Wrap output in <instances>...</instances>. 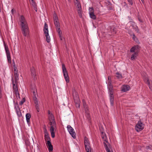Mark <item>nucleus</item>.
Listing matches in <instances>:
<instances>
[{
    "label": "nucleus",
    "mask_w": 152,
    "mask_h": 152,
    "mask_svg": "<svg viewBox=\"0 0 152 152\" xmlns=\"http://www.w3.org/2000/svg\"><path fill=\"white\" fill-rule=\"evenodd\" d=\"M20 22L21 23L20 25L21 27V31L23 36L26 37L28 33L29 28L26 20L23 15H21L19 19Z\"/></svg>",
    "instance_id": "nucleus-1"
},
{
    "label": "nucleus",
    "mask_w": 152,
    "mask_h": 152,
    "mask_svg": "<svg viewBox=\"0 0 152 152\" xmlns=\"http://www.w3.org/2000/svg\"><path fill=\"white\" fill-rule=\"evenodd\" d=\"M84 142L85 150L86 152H91V148L89 140L86 136L84 138Z\"/></svg>",
    "instance_id": "nucleus-2"
},
{
    "label": "nucleus",
    "mask_w": 152,
    "mask_h": 152,
    "mask_svg": "<svg viewBox=\"0 0 152 152\" xmlns=\"http://www.w3.org/2000/svg\"><path fill=\"white\" fill-rule=\"evenodd\" d=\"M62 66L64 76L66 82L67 83H68L69 82V80L67 71L66 70V69L64 64H62Z\"/></svg>",
    "instance_id": "nucleus-3"
},
{
    "label": "nucleus",
    "mask_w": 152,
    "mask_h": 152,
    "mask_svg": "<svg viewBox=\"0 0 152 152\" xmlns=\"http://www.w3.org/2000/svg\"><path fill=\"white\" fill-rule=\"evenodd\" d=\"M143 129L144 126L143 123L140 120L139 121L135 126V130L137 132H139L141 131Z\"/></svg>",
    "instance_id": "nucleus-4"
},
{
    "label": "nucleus",
    "mask_w": 152,
    "mask_h": 152,
    "mask_svg": "<svg viewBox=\"0 0 152 152\" xmlns=\"http://www.w3.org/2000/svg\"><path fill=\"white\" fill-rule=\"evenodd\" d=\"M4 45L5 47V50L6 51L7 60L8 61V62L10 64H11V57L10 56V52L9 50V48L8 46L7 45H6L5 43H4Z\"/></svg>",
    "instance_id": "nucleus-5"
},
{
    "label": "nucleus",
    "mask_w": 152,
    "mask_h": 152,
    "mask_svg": "<svg viewBox=\"0 0 152 152\" xmlns=\"http://www.w3.org/2000/svg\"><path fill=\"white\" fill-rule=\"evenodd\" d=\"M53 16L54 23L56 28H58V27H60V24L58 21V19L57 15L55 13H54Z\"/></svg>",
    "instance_id": "nucleus-6"
},
{
    "label": "nucleus",
    "mask_w": 152,
    "mask_h": 152,
    "mask_svg": "<svg viewBox=\"0 0 152 152\" xmlns=\"http://www.w3.org/2000/svg\"><path fill=\"white\" fill-rule=\"evenodd\" d=\"M68 130L71 136L74 139L76 138V134L74 131L73 129L69 125H68L67 126Z\"/></svg>",
    "instance_id": "nucleus-7"
},
{
    "label": "nucleus",
    "mask_w": 152,
    "mask_h": 152,
    "mask_svg": "<svg viewBox=\"0 0 152 152\" xmlns=\"http://www.w3.org/2000/svg\"><path fill=\"white\" fill-rule=\"evenodd\" d=\"M89 15L90 17L93 20H95L96 19V16L94 13V9L93 7H89Z\"/></svg>",
    "instance_id": "nucleus-8"
},
{
    "label": "nucleus",
    "mask_w": 152,
    "mask_h": 152,
    "mask_svg": "<svg viewBox=\"0 0 152 152\" xmlns=\"http://www.w3.org/2000/svg\"><path fill=\"white\" fill-rule=\"evenodd\" d=\"M140 48V47L139 45H134L131 48L130 51L132 53H133L134 52H137V53H138L139 51Z\"/></svg>",
    "instance_id": "nucleus-9"
},
{
    "label": "nucleus",
    "mask_w": 152,
    "mask_h": 152,
    "mask_svg": "<svg viewBox=\"0 0 152 152\" xmlns=\"http://www.w3.org/2000/svg\"><path fill=\"white\" fill-rule=\"evenodd\" d=\"M46 144L49 152H52L53 149V146L51 144L50 141H48L46 142Z\"/></svg>",
    "instance_id": "nucleus-10"
},
{
    "label": "nucleus",
    "mask_w": 152,
    "mask_h": 152,
    "mask_svg": "<svg viewBox=\"0 0 152 152\" xmlns=\"http://www.w3.org/2000/svg\"><path fill=\"white\" fill-rule=\"evenodd\" d=\"M100 131L101 133V137L102 139H103V140L104 142H106V143L109 144L107 140L106 135L105 134V133L103 131H102L101 130H100Z\"/></svg>",
    "instance_id": "nucleus-11"
},
{
    "label": "nucleus",
    "mask_w": 152,
    "mask_h": 152,
    "mask_svg": "<svg viewBox=\"0 0 152 152\" xmlns=\"http://www.w3.org/2000/svg\"><path fill=\"white\" fill-rule=\"evenodd\" d=\"M48 119L50 121V124L56 122L55 120L53 114H51L50 115L48 116Z\"/></svg>",
    "instance_id": "nucleus-12"
},
{
    "label": "nucleus",
    "mask_w": 152,
    "mask_h": 152,
    "mask_svg": "<svg viewBox=\"0 0 152 152\" xmlns=\"http://www.w3.org/2000/svg\"><path fill=\"white\" fill-rule=\"evenodd\" d=\"M50 132H54V130L56 128V122L50 124Z\"/></svg>",
    "instance_id": "nucleus-13"
},
{
    "label": "nucleus",
    "mask_w": 152,
    "mask_h": 152,
    "mask_svg": "<svg viewBox=\"0 0 152 152\" xmlns=\"http://www.w3.org/2000/svg\"><path fill=\"white\" fill-rule=\"evenodd\" d=\"M130 86L128 85L124 86L122 88L121 91L124 92H126L129 91L130 89Z\"/></svg>",
    "instance_id": "nucleus-14"
},
{
    "label": "nucleus",
    "mask_w": 152,
    "mask_h": 152,
    "mask_svg": "<svg viewBox=\"0 0 152 152\" xmlns=\"http://www.w3.org/2000/svg\"><path fill=\"white\" fill-rule=\"evenodd\" d=\"M26 120L27 123L28 124L30 123V118L31 117V115L30 113H28L26 115Z\"/></svg>",
    "instance_id": "nucleus-15"
},
{
    "label": "nucleus",
    "mask_w": 152,
    "mask_h": 152,
    "mask_svg": "<svg viewBox=\"0 0 152 152\" xmlns=\"http://www.w3.org/2000/svg\"><path fill=\"white\" fill-rule=\"evenodd\" d=\"M75 5H77V9L82 8L81 4L78 0H76L75 1Z\"/></svg>",
    "instance_id": "nucleus-16"
},
{
    "label": "nucleus",
    "mask_w": 152,
    "mask_h": 152,
    "mask_svg": "<svg viewBox=\"0 0 152 152\" xmlns=\"http://www.w3.org/2000/svg\"><path fill=\"white\" fill-rule=\"evenodd\" d=\"M35 101H34V103L35 104V107L36 110H37L38 112H39V106L38 104V100H36V98H35Z\"/></svg>",
    "instance_id": "nucleus-17"
},
{
    "label": "nucleus",
    "mask_w": 152,
    "mask_h": 152,
    "mask_svg": "<svg viewBox=\"0 0 152 152\" xmlns=\"http://www.w3.org/2000/svg\"><path fill=\"white\" fill-rule=\"evenodd\" d=\"M31 75L33 77L35 78V77L36 76L35 69L34 67H32L31 69Z\"/></svg>",
    "instance_id": "nucleus-18"
},
{
    "label": "nucleus",
    "mask_w": 152,
    "mask_h": 152,
    "mask_svg": "<svg viewBox=\"0 0 152 152\" xmlns=\"http://www.w3.org/2000/svg\"><path fill=\"white\" fill-rule=\"evenodd\" d=\"M110 100V102L111 105L113 106L114 105V95L109 96Z\"/></svg>",
    "instance_id": "nucleus-19"
},
{
    "label": "nucleus",
    "mask_w": 152,
    "mask_h": 152,
    "mask_svg": "<svg viewBox=\"0 0 152 152\" xmlns=\"http://www.w3.org/2000/svg\"><path fill=\"white\" fill-rule=\"evenodd\" d=\"M137 52H134V53L132 55L131 59L132 60H134L135 59L137 56H138Z\"/></svg>",
    "instance_id": "nucleus-20"
},
{
    "label": "nucleus",
    "mask_w": 152,
    "mask_h": 152,
    "mask_svg": "<svg viewBox=\"0 0 152 152\" xmlns=\"http://www.w3.org/2000/svg\"><path fill=\"white\" fill-rule=\"evenodd\" d=\"M45 36L46 37V40L47 42L48 43H49L50 41V37L49 36L48 32L45 33Z\"/></svg>",
    "instance_id": "nucleus-21"
},
{
    "label": "nucleus",
    "mask_w": 152,
    "mask_h": 152,
    "mask_svg": "<svg viewBox=\"0 0 152 152\" xmlns=\"http://www.w3.org/2000/svg\"><path fill=\"white\" fill-rule=\"evenodd\" d=\"M43 31L44 33L48 32V26L46 23H45L44 27V28Z\"/></svg>",
    "instance_id": "nucleus-22"
},
{
    "label": "nucleus",
    "mask_w": 152,
    "mask_h": 152,
    "mask_svg": "<svg viewBox=\"0 0 152 152\" xmlns=\"http://www.w3.org/2000/svg\"><path fill=\"white\" fill-rule=\"evenodd\" d=\"M44 138L45 140L47 142V141H50V138L49 136V134L48 135H44Z\"/></svg>",
    "instance_id": "nucleus-23"
},
{
    "label": "nucleus",
    "mask_w": 152,
    "mask_h": 152,
    "mask_svg": "<svg viewBox=\"0 0 152 152\" xmlns=\"http://www.w3.org/2000/svg\"><path fill=\"white\" fill-rule=\"evenodd\" d=\"M103 144L105 148V150L107 152H112L110 151L109 148H108L107 146V145L106 143L105 142H103Z\"/></svg>",
    "instance_id": "nucleus-24"
},
{
    "label": "nucleus",
    "mask_w": 152,
    "mask_h": 152,
    "mask_svg": "<svg viewBox=\"0 0 152 152\" xmlns=\"http://www.w3.org/2000/svg\"><path fill=\"white\" fill-rule=\"evenodd\" d=\"M82 8L77 9V12L78 14L79 15V16L80 18H82Z\"/></svg>",
    "instance_id": "nucleus-25"
},
{
    "label": "nucleus",
    "mask_w": 152,
    "mask_h": 152,
    "mask_svg": "<svg viewBox=\"0 0 152 152\" xmlns=\"http://www.w3.org/2000/svg\"><path fill=\"white\" fill-rule=\"evenodd\" d=\"M83 105L84 108L86 110H88V106L87 104H86V102L84 99L82 100Z\"/></svg>",
    "instance_id": "nucleus-26"
},
{
    "label": "nucleus",
    "mask_w": 152,
    "mask_h": 152,
    "mask_svg": "<svg viewBox=\"0 0 152 152\" xmlns=\"http://www.w3.org/2000/svg\"><path fill=\"white\" fill-rule=\"evenodd\" d=\"M14 76L15 80L16 81L18 79L19 74L18 73V70L16 71V72H14Z\"/></svg>",
    "instance_id": "nucleus-27"
},
{
    "label": "nucleus",
    "mask_w": 152,
    "mask_h": 152,
    "mask_svg": "<svg viewBox=\"0 0 152 152\" xmlns=\"http://www.w3.org/2000/svg\"><path fill=\"white\" fill-rule=\"evenodd\" d=\"M132 36H133L132 39H133V40L134 41L137 43H138V42H139V40H138V39L136 37L134 34H133V35H132Z\"/></svg>",
    "instance_id": "nucleus-28"
},
{
    "label": "nucleus",
    "mask_w": 152,
    "mask_h": 152,
    "mask_svg": "<svg viewBox=\"0 0 152 152\" xmlns=\"http://www.w3.org/2000/svg\"><path fill=\"white\" fill-rule=\"evenodd\" d=\"M33 93L34 94V96L33 97V99L34 100V101H35V98H36V100H37V98L36 96V94H37V92H35V91H33Z\"/></svg>",
    "instance_id": "nucleus-29"
},
{
    "label": "nucleus",
    "mask_w": 152,
    "mask_h": 152,
    "mask_svg": "<svg viewBox=\"0 0 152 152\" xmlns=\"http://www.w3.org/2000/svg\"><path fill=\"white\" fill-rule=\"evenodd\" d=\"M56 31L58 32V35H62V33L61 30L60 29V27L58 28H56Z\"/></svg>",
    "instance_id": "nucleus-30"
},
{
    "label": "nucleus",
    "mask_w": 152,
    "mask_h": 152,
    "mask_svg": "<svg viewBox=\"0 0 152 152\" xmlns=\"http://www.w3.org/2000/svg\"><path fill=\"white\" fill-rule=\"evenodd\" d=\"M116 77L118 79L122 78V77L121 74L117 72L116 73Z\"/></svg>",
    "instance_id": "nucleus-31"
},
{
    "label": "nucleus",
    "mask_w": 152,
    "mask_h": 152,
    "mask_svg": "<svg viewBox=\"0 0 152 152\" xmlns=\"http://www.w3.org/2000/svg\"><path fill=\"white\" fill-rule=\"evenodd\" d=\"M12 84H13V88L14 90V91L15 90H18V88L17 85H15L13 82V81L12 82Z\"/></svg>",
    "instance_id": "nucleus-32"
},
{
    "label": "nucleus",
    "mask_w": 152,
    "mask_h": 152,
    "mask_svg": "<svg viewBox=\"0 0 152 152\" xmlns=\"http://www.w3.org/2000/svg\"><path fill=\"white\" fill-rule=\"evenodd\" d=\"M109 91V96H113V89H108Z\"/></svg>",
    "instance_id": "nucleus-33"
},
{
    "label": "nucleus",
    "mask_w": 152,
    "mask_h": 152,
    "mask_svg": "<svg viewBox=\"0 0 152 152\" xmlns=\"http://www.w3.org/2000/svg\"><path fill=\"white\" fill-rule=\"evenodd\" d=\"M15 108L16 110H19L20 108L19 107L18 104V103H16L15 104Z\"/></svg>",
    "instance_id": "nucleus-34"
},
{
    "label": "nucleus",
    "mask_w": 152,
    "mask_h": 152,
    "mask_svg": "<svg viewBox=\"0 0 152 152\" xmlns=\"http://www.w3.org/2000/svg\"><path fill=\"white\" fill-rule=\"evenodd\" d=\"M111 82V81L110 80V82H109V83H108V86H109V88H108V89H112L113 88V86Z\"/></svg>",
    "instance_id": "nucleus-35"
},
{
    "label": "nucleus",
    "mask_w": 152,
    "mask_h": 152,
    "mask_svg": "<svg viewBox=\"0 0 152 152\" xmlns=\"http://www.w3.org/2000/svg\"><path fill=\"white\" fill-rule=\"evenodd\" d=\"M16 113L18 115V117H20L21 116L22 114L20 109L19 110H16Z\"/></svg>",
    "instance_id": "nucleus-36"
},
{
    "label": "nucleus",
    "mask_w": 152,
    "mask_h": 152,
    "mask_svg": "<svg viewBox=\"0 0 152 152\" xmlns=\"http://www.w3.org/2000/svg\"><path fill=\"white\" fill-rule=\"evenodd\" d=\"M25 99L24 98H23L22 100L19 103L20 105H22L25 102Z\"/></svg>",
    "instance_id": "nucleus-37"
},
{
    "label": "nucleus",
    "mask_w": 152,
    "mask_h": 152,
    "mask_svg": "<svg viewBox=\"0 0 152 152\" xmlns=\"http://www.w3.org/2000/svg\"><path fill=\"white\" fill-rule=\"evenodd\" d=\"M146 79L147 80V82L146 83L148 84V86H149V85H151V83L150 81L149 80L148 78H146ZM151 81V82H152Z\"/></svg>",
    "instance_id": "nucleus-38"
},
{
    "label": "nucleus",
    "mask_w": 152,
    "mask_h": 152,
    "mask_svg": "<svg viewBox=\"0 0 152 152\" xmlns=\"http://www.w3.org/2000/svg\"><path fill=\"white\" fill-rule=\"evenodd\" d=\"M32 1V5L35 8L36 7L37 5L35 1L34 0H31Z\"/></svg>",
    "instance_id": "nucleus-39"
},
{
    "label": "nucleus",
    "mask_w": 152,
    "mask_h": 152,
    "mask_svg": "<svg viewBox=\"0 0 152 152\" xmlns=\"http://www.w3.org/2000/svg\"><path fill=\"white\" fill-rule=\"evenodd\" d=\"M128 33L130 36H132L133 34H134L132 30L129 29Z\"/></svg>",
    "instance_id": "nucleus-40"
},
{
    "label": "nucleus",
    "mask_w": 152,
    "mask_h": 152,
    "mask_svg": "<svg viewBox=\"0 0 152 152\" xmlns=\"http://www.w3.org/2000/svg\"><path fill=\"white\" fill-rule=\"evenodd\" d=\"M138 19L139 21L140 22V23H143V21L142 19H141V18H140L139 16H138Z\"/></svg>",
    "instance_id": "nucleus-41"
},
{
    "label": "nucleus",
    "mask_w": 152,
    "mask_h": 152,
    "mask_svg": "<svg viewBox=\"0 0 152 152\" xmlns=\"http://www.w3.org/2000/svg\"><path fill=\"white\" fill-rule=\"evenodd\" d=\"M51 137L52 138H53L55 137V132H50Z\"/></svg>",
    "instance_id": "nucleus-42"
},
{
    "label": "nucleus",
    "mask_w": 152,
    "mask_h": 152,
    "mask_svg": "<svg viewBox=\"0 0 152 152\" xmlns=\"http://www.w3.org/2000/svg\"><path fill=\"white\" fill-rule=\"evenodd\" d=\"M14 92L15 94L16 95V97L17 98V94H18L19 93L18 90L14 91Z\"/></svg>",
    "instance_id": "nucleus-43"
},
{
    "label": "nucleus",
    "mask_w": 152,
    "mask_h": 152,
    "mask_svg": "<svg viewBox=\"0 0 152 152\" xmlns=\"http://www.w3.org/2000/svg\"><path fill=\"white\" fill-rule=\"evenodd\" d=\"M44 133L45 134V135H48L49 134V133H48V132L47 131V130L46 128H45L44 130Z\"/></svg>",
    "instance_id": "nucleus-44"
},
{
    "label": "nucleus",
    "mask_w": 152,
    "mask_h": 152,
    "mask_svg": "<svg viewBox=\"0 0 152 152\" xmlns=\"http://www.w3.org/2000/svg\"><path fill=\"white\" fill-rule=\"evenodd\" d=\"M128 1L131 5L133 4V2L132 0H129Z\"/></svg>",
    "instance_id": "nucleus-45"
},
{
    "label": "nucleus",
    "mask_w": 152,
    "mask_h": 152,
    "mask_svg": "<svg viewBox=\"0 0 152 152\" xmlns=\"http://www.w3.org/2000/svg\"><path fill=\"white\" fill-rule=\"evenodd\" d=\"M149 87L150 89L152 92V82H151V85H149Z\"/></svg>",
    "instance_id": "nucleus-46"
},
{
    "label": "nucleus",
    "mask_w": 152,
    "mask_h": 152,
    "mask_svg": "<svg viewBox=\"0 0 152 152\" xmlns=\"http://www.w3.org/2000/svg\"><path fill=\"white\" fill-rule=\"evenodd\" d=\"M13 67H14V69H17V68L15 64V61H14V63H13Z\"/></svg>",
    "instance_id": "nucleus-47"
},
{
    "label": "nucleus",
    "mask_w": 152,
    "mask_h": 152,
    "mask_svg": "<svg viewBox=\"0 0 152 152\" xmlns=\"http://www.w3.org/2000/svg\"><path fill=\"white\" fill-rule=\"evenodd\" d=\"M76 106L77 107L80 108V104L78 102V103H77L76 104Z\"/></svg>",
    "instance_id": "nucleus-48"
},
{
    "label": "nucleus",
    "mask_w": 152,
    "mask_h": 152,
    "mask_svg": "<svg viewBox=\"0 0 152 152\" xmlns=\"http://www.w3.org/2000/svg\"><path fill=\"white\" fill-rule=\"evenodd\" d=\"M15 10L13 9H12V10L11 12L12 15H13L14 14V13L15 12Z\"/></svg>",
    "instance_id": "nucleus-49"
},
{
    "label": "nucleus",
    "mask_w": 152,
    "mask_h": 152,
    "mask_svg": "<svg viewBox=\"0 0 152 152\" xmlns=\"http://www.w3.org/2000/svg\"><path fill=\"white\" fill-rule=\"evenodd\" d=\"M134 28H133V29H134L135 31L138 28V27L137 26H135V27H134Z\"/></svg>",
    "instance_id": "nucleus-50"
},
{
    "label": "nucleus",
    "mask_w": 152,
    "mask_h": 152,
    "mask_svg": "<svg viewBox=\"0 0 152 152\" xmlns=\"http://www.w3.org/2000/svg\"><path fill=\"white\" fill-rule=\"evenodd\" d=\"M62 35H59V37H60L61 40H62Z\"/></svg>",
    "instance_id": "nucleus-51"
},
{
    "label": "nucleus",
    "mask_w": 152,
    "mask_h": 152,
    "mask_svg": "<svg viewBox=\"0 0 152 152\" xmlns=\"http://www.w3.org/2000/svg\"><path fill=\"white\" fill-rule=\"evenodd\" d=\"M135 31H136L137 33H140V31H139L138 28L137 29V30Z\"/></svg>",
    "instance_id": "nucleus-52"
},
{
    "label": "nucleus",
    "mask_w": 152,
    "mask_h": 152,
    "mask_svg": "<svg viewBox=\"0 0 152 152\" xmlns=\"http://www.w3.org/2000/svg\"><path fill=\"white\" fill-rule=\"evenodd\" d=\"M48 113L49 115H50L51 114H52V113H51L50 110L48 111Z\"/></svg>",
    "instance_id": "nucleus-53"
},
{
    "label": "nucleus",
    "mask_w": 152,
    "mask_h": 152,
    "mask_svg": "<svg viewBox=\"0 0 152 152\" xmlns=\"http://www.w3.org/2000/svg\"><path fill=\"white\" fill-rule=\"evenodd\" d=\"M108 80L109 81V82H110V81L111 80L110 77V76H108Z\"/></svg>",
    "instance_id": "nucleus-54"
},
{
    "label": "nucleus",
    "mask_w": 152,
    "mask_h": 152,
    "mask_svg": "<svg viewBox=\"0 0 152 152\" xmlns=\"http://www.w3.org/2000/svg\"><path fill=\"white\" fill-rule=\"evenodd\" d=\"M18 97L19 98H20V94L19 93L18 94H17V97Z\"/></svg>",
    "instance_id": "nucleus-55"
},
{
    "label": "nucleus",
    "mask_w": 152,
    "mask_h": 152,
    "mask_svg": "<svg viewBox=\"0 0 152 152\" xmlns=\"http://www.w3.org/2000/svg\"><path fill=\"white\" fill-rule=\"evenodd\" d=\"M132 26L133 29V28H134L135 27V26H134V24H132Z\"/></svg>",
    "instance_id": "nucleus-56"
},
{
    "label": "nucleus",
    "mask_w": 152,
    "mask_h": 152,
    "mask_svg": "<svg viewBox=\"0 0 152 152\" xmlns=\"http://www.w3.org/2000/svg\"><path fill=\"white\" fill-rule=\"evenodd\" d=\"M34 10L36 11L37 12V7L35 8H34Z\"/></svg>",
    "instance_id": "nucleus-57"
},
{
    "label": "nucleus",
    "mask_w": 152,
    "mask_h": 152,
    "mask_svg": "<svg viewBox=\"0 0 152 152\" xmlns=\"http://www.w3.org/2000/svg\"><path fill=\"white\" fill-rule=\"evenodd\" d=\"M143 4L144 3V0H141Z\"/></svg>",
    "instance_id": "nucleus-58"
},
{
    "label": "nucleus",
    "mask_w": 152,
    "mask_h": 152,
    "mask_svg": "<svg viewBox=\"0 0 152 152\" xmlns=\"http://www.w3.org/2000/svg\"><path fill=\"white\" fill-rule=\"evenodd\" d=\"M14 72H16V71L17 70V69H15V70L14 69Z\"/></svg>",
    "instance_id": "nucleus-59"
},
{
    "label": "nucleus",
    "mask_w": 152,
    "mask_h": 152,
    "mask_svg": "<svg viewBox=\"0 0 152 152\" xmlns=\"http://www.w3.org/2000/svg\"><path fill=\"white\" fill-rule=\"evenodd\" d=\"M12 61H13V63H14V60H13Z\"/></svg>",
    "instance_id": "nucleus-60"
},
{
    "label": "nucleus",
    "mask_w": 152,
    "mask_h": 152,
    "mask_svg": "<svg viewBox=\"0 0 152 152\" xmlns=\"http://www.w3.org/2000/svg\"><path fill=\"white\" fill-rule=\"evenodd\" d=\"M133 23H135V22H132Z\"/></svg>",
    "instance_id": "nucleus-61"
},
{
    "label": "nucleus",
    "mask_w": 152,
    "mask_h": 152,
    "mask_svg": "<svg viewBox=\"0 0 152 152\" xmlns=\"http://www.w3.org/2000/svg\"><path fill=\"white\" fill-rule=\"evenodd\" d=\"M108 1V2L109 3H110V2H109V1Z\"/></svg>",
    "instance_id": "nucleus-62"
},
{
    "label": "nucleus",
    "mask_w": 152,
    "mask_h": 152,
    "mask_svg": "<svg viewBox=\"0 0 152 152\" xmlns=\"http://www.w3.org/2000/svg\"><path fill=\"white\" fill-rule=\"evenodd\" d=\"M129 0H127V1H128Z\"/></svg>",
    "instance_id": "nucleus-63"
},
{
    "label": "nucleus",
    "mask_w": 152,
    "mask_h": 152,
    "mask_svg": "<svg viewBox=\"0 0 152 152\" xmlns=\"http://www.w3.org/2000/svg\"><path fill=\"white\" fill-rule=\"evenodd\" d=\"M129 0H127V1H128Z\"/></svg>",
    "instance_id": "nucleus-64"
}]
</instances>
